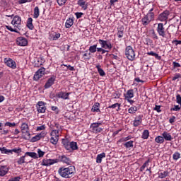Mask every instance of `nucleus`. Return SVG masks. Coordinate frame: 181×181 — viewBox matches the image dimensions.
Here are the masks:
<instances>
[{"label":"nucleus","instance_id":"obj_7","mask_svg":"<svg viewBox=\"0 0 181 181\" xmlns=\"http://www.w3.org/2000/svg\"><path fill=\"white\" fill-rule=\"evenodd\" d=\"M22 18L19 16H15L11 21V25L14 26V28H16L18 29V30H21V26Z\"/></svg>","mask_w":181,"mask_h":181},{"label":"nucleus","instance_id":"obj_47","mask_svg":"<svg viewBox=\"0 0 181 181\" xmlns=\"http://www.w3.org/2000/svg\"><path fill=\"white\" fill-rule=\"evenodd\" d=\"M90 53H95L97 52V45H93L89 47Z\"/></svg>","mask_w":181,"mask_h":181},{"label":"nucleus","instance_id":"obj_37","mask_svg":"<svg viewBox=\"0 0 181 181\" xmlns=\"http://www.w3.org/2000/svg\"><path fill=\"white\" fill-rule=\"evenodd\" d=\"M155 141L157 144H163V142H165V139H163V136H158L156 137Z\"/></svg>","mask_w":181,"mask_h":181},{"label":"nucleus","instance_id":"obj_21","mask_svg":"<svg viewBox=\"0 0 181 181\" xmlns=\"http://www.w3.org/2000/svg\"><path fill=\"white\" fill-rule=\"evenodd\" d=\"M91 111L92 112H101V110H100V103H95L92 107Z\"/></svg>","mask_w":181,"mask_h":181},{"label":"nucleus","instance_id":"obj_12","mask_svg":"<svg viewBox=\"0 0 181 181\" xmlns=\"http://www.w3.org/2000/svg\"><path fill=\"white\" fill-rule=\"evenodd\" d=\"M142 118H144L143 115H137L134 118V120L133 121V126L134 127H139V125H141L142 124Z\"/></svg>","mask_w":181,"mask_h":181},{"label":"nucleus","instance_id":"obj_35","mask_svg":"<svg viewBox=\"0 0 181 181\" xmlns=\"http://www.w3.org/2000/svg\"><path fill=\"white\" fill-rule=\"evenodd\" d=\"M147 54L148 56H153L157 59V60H160V56H159L156 52H153V51L147 52Z\"/></svg>","mask_w":181,"mask_h":181},{"label":"nucleus","instance_id":"obj_19","mask_svg":"<svg viewBox=\"0 0 181 181\" xmlns=\"http://www.w3.org/2000/svg\"><path fill=\"white\" fill-rule=\"evenodd\" d=\"M55 80L53 77L49 78L45 85V88H50L54 84Z\"/></svg>","mask_w":181,"mask_h":181},{"label":"nucleus","instance_id":"obj_57","mask_svg":"<svg viewBox=\"0 0 181 181\" xmlns=\"http://www.w3.org/2000/svg\"><path fill=\"white\" fill-rule=\"evenodd\" d=\"M62 66H64V67H66L67 70H70V71H74V66H71L70 65H67V64H62Z\"/></svg>","mask_w":181,"mask_h":181},{"label":"nucleus","instance_id":"obj_15","mask_svg":"<svg viewBox=\"0 0 181 181\" xmlns=\"http://www.w3.org/2000/svg\"><path fill=\"white\" fill-rule=\"evenodd\" d=\"M77 4L78 6H81L83 11H86L87 8H88V3H87L86 0H78Z\"/></svg>","mask_w":181,"mask_h":181},{"label":"nucleus","instance_id":"obj_44","mask_svg":"<svg viewBox=\"0 0 181 181\" xmlns=\"http://www.w3.org/2000/svg\"><path fill=\"white\" fill-rule=\"evenodd\" d=\"M25 155H28V156H30V158H33L34 159H37V154L35 152H26Z\"/></svg>","mask_w":181,"mask_h":181},{"label":"nucleus","instance_id":"obj_52","mask_svg":"<svg viewBox=\"0 0 181 181\" xmlns=\"http://www.w3.org/2000/svg\"><path fill=\"white\" fill-rule=\"evenodd\" d=\"M117 107H118V109L119 110V107H121V104L120 103H115L110 106L108 107V108H112L113 110L117 108Z\"/></svg>","mask_w":181,"mask_h":181},{"label":"nucleus","instance_id":"obj_16","mask_svg":"<svg viewBox=\"0 0 181 181\" xmlns=\"http://www.w3.org/2000/svg\"><path fill=\"white\" fill-rule=\"evenodd\" d=\"M59 160L61 162H63V163H66V165H71V160L70 158L64 155L59 156Z\"/></svg>","mask_w":181,"mask_h":181},{"label":"nucleus","instance_id":"obj_32","mask_svg":"<svg viewBox=\"0 0 181 181\" xmlns=\"http://www.w3.org/2000/svg\"><path fill=\"white\" fill-rule=\"evenodd\" d=\"M57 142H59V137L57 136H51L50 143L52 145H57Z\"/></svg>","mask_w":181,"mask_h":181},{"label":"nucleus","instance_id":"obj_61","mask_svg":"<svg viewBox=\"0 0 181 181\" xmlns=\"http://www.w3.org/2000/svg\"><path fill=\"white\" fill-rule=\"evenodd\" d=\"M146 43L147 46H151V45H152V43H153V41L151 38H146Z\"/></svg>","mask_w":181,"mask_h":181},{"label":"nucleus","instance_id":"obj_63","mask_svg":"<svg viewBox=\"0 0 181 181\" xmlns=\"http://www.w3.org/2000/svg\"><path fill=\"white\" fill-rule=\"evenodd\" d=\"M154 111H157L158 112H162V110H160V105H156L153 108Z\"/></svg>","mask_w":181,"mask_h":181},{"label":"nucleus","instance_id":"obj_49","mask_svg":"<svg viewBox=\"0 0 181 181\" xmlns=\"http://www.w3.org/2000/svg\"><path fill=\"white\" fill-rule=\"evenodd\" d=\"M13 152L15 153H21V152H22V148H13V149L11 150L10 153H11V155H12V153H13Z\"/></svg>","mask_w":181,"mask_h":181},{"label":"nucleus","instance_id":"obj_55","mask_svg":"<svg viewBox=\"0 0 181 181\" xmlns=\"http://www.w3.org/2000/svg\"><path fill=\"white\" fill-rule=\"evenodd\" d=\"M57 2L59 6H63L67 2V0H57Z\"/></svg>","mask_w":181,"mask_h":181},{"label":"nucleus","instance_id":"obj_23","mask_svg":"<svg viewBox=\"0 0 181 181\" xmlns=\"http://www.w3.org/2000/svg\"><path fill=\"white\" fill-rule=\"evenodd\" d=\"M162 136L165 141H172V139H173L172 135H170V133H168L167 132H164L162 134Z\"/></svg>","mask_w":181,"mask_h":181},{"label":"nucleus","instance_id":"obj_5","mask_svg":"<svg viewBox=\"0 0 181 181\" xmlns=\"http://www.w3.org/2000/svg\"><path fill=\"white\" fill-rule=\"evenodd\" d=\"M100 125H103L102 122H94L90 124V129L94 134H99L103 131V128L100 127Z\"/></svg>","mask_w":181,"mask_h":181},{"label":"nucleus","instance_id":"obj_59","mask_svg":"<svg viewBox=\"0 0 181 181\" xmlns=\"http://www.w3.org/2000/svg\"><path fill=\"white\" fill-rule=\"evenodd\" d=\"M179 78H181V74H176L173 77V81H175Z\"/></svg>","mask_w":181,"mask_h":181},{"label":"nucleus","instance_id":"obj_30","mask_svg":"<svg viewBox=\"0 0 181 181\" xmlns=\"http://www.w3.org/2000/svg\"><path fill=\"white\" fill-rule=\"evenodd\" d=\"M96 69L101 77H104V76H105V72L103 69H101V65L100 64L96 65Z\"/></svg>","mask_w":181,"mask_h":181},{"label":"nucleus","instance_id":"obj_45","mask_svg":"<svg viewBox=\"0 0 181 181\" xmlns=\"http://www.w3.org/2000/svg\"><path fill=\"white\" fill-rule=\"evenodd\" d=\"M6 28L8 30H10V32H15L16 33H19V30L17 28H12L11 25H6Z\"/></svg>","mask_w":181,"mask_h":181},{"label":"nucleus","instance_id":"obj_41","mask_svg":"<svg viewBox=\"0 0 181 181\" xmlns=\"http://www.w3.org/2000/svg\"><path fill=\"white\" fill-rule=\"evenodd\" d=\"M146 17H147L150 20V21L152 22V21L155 19V13H153V12H148Z\"/></svg>","mask_w":181,"mask_h":181},{"label":"nucleus","instance_id":"obj_50","mask_svg":"<svg viewBox=\"0 0 181 181\" xmlns=\"http://www.w3.org/2000/svg\"><path fill=\"white\" fill-rule=\"evenodd\" d=\"M26 155L25 154V156H21L18 160L17 161V163L18 165H22L23 163H25V158Z\"/></svg>","mask_w":181,"mask_h":181},{"label":"nucleus","instance_id":"obj_6","mask_svg":"<svg viewBox=\"0 0 181 181\" xmlns=\"http://www.w3.org/2000/svg\"><path fill=\"white\" fill-rule=\"evenodd\" d=\"M98 42L100 45L102 49H105L107 50H111V49H112V45L111 44V42L107 40L100 39L98 40Z\"/></svg>","mask_w":181,"mask_h":181},{"label":"nucleus","instance_id":"obj_24","mask_svg":"<svg viewBox=\"0 0 181 181\" xmlns=\"http://www.w3.org/2000/svg\"><path fill=\"white\" fill-rule=\"evenodd\" d=\"M74 23V19L73 18H69L66 20L65 23V26L67 29H69V28H71Z\"/></svg>","mask_w":181,"mask_h":181},{"label":"nucleus","instance_id":"obj_62","mask_svg":"<svg viewBox=\"0 0 181 181\" xmlns=\"http://www.w3.org/2000/svg\"><path fill=\"white\" fill-rule=\"evenodd\" d=\"M151 35H152L153 39H155L156 40H158V39H159V37H158V35H156V33H155V30H153Z\"/></svg>","mask_w":181,"mask_h":181},{"label":"nucleus","instance_id":"obj_60","mask_svg":"<svg viewBox=\"0 0 181 181\" xmlns=\"http://www.w3.org/2000/svg\"><path fill=\"white\" fill-rule=\"evenodd\" d=\"M51 136H57L59 138V130H53L51 132Z\"/></svg>","mask_w":181,"mask_h":181},{"label":"nucleus","instance_id":"obj_3","mask_svg":"<svg viewBox=\"0 0 181 181\" xmlns=\"http://www.w3.org/2000/svg\"><path fill=\"white\" fill-rule=\"evenodd\" d=\"M125 56L128 60H130L131 62L135 60V51L134 50V48L131 46L127 47L125 49Z\"/></svg>","mask_w":181,"mask_h":181},{"label":"nucleus","instance_id":"obj_22","mask_svg":"<svg viewBox=\"0 0 181 181\" xmlns=\"http://www.w3.org/2000/svg\"><path fill=\"white\" fill-rule=\"evenodd\" d=\"M60 37V33H53L49 34V39L50 40H57Z\"/></svg>","mask_w":181,"mask_h":181},{"label":"nucleus","instance_id":"obj_38","mask_svg":"<svg viewBox=\"0 0 181 181\" xmlns=\"http://www.w3.org/2000/svg\"><path fill=\"white\" fill-rule=\"evenodd\" d=\"M168 175H169V172L164 171V172L158 173V177L160 179H165V177H166Z\"/></svg>","mask_w":181,"mask_h":181},{"label":"nucleus","instance_id":"obj_54","mask_svg":"<svg viewBox=\"0 0 181 181\" xmlns=\"http://www.w3.org/2000/svg\"><path fill=\"white\" fill-rule=\"evenodd\" d=\"M148 163H149V160H148L147 161H146L143 165L140 168V172H144V170H145V168H146V165H148Z\"/></svg>","mask_w":181,"mask_h":181},{"label":"nucleus","instance_id":"obj_58","mask_svg":"<svg viewBox=\"0 0 181 181\" xmlns=\"http://www.w3.org/2000/svg\"><path fill=\"white\" fill-rule=\"evenodd\" d=\"M176 103H177V104H179L181 107V96H180V95H176Z\"/></svg>","mask_w":181,"mask_h":181},{"label":"nucleus","instance_id":"obj_33","mask_svg":"<svg viewBox=\"0 0 181 181\" xmlns=\"http://www.w3.org/2000/svg\"><path fill=\"white\" fill-rule=\"evenodd\" d=\"M124 146L127 149H132L134 148V141H129L124 144Z\"/></svg>","mask_w":181,"mask_h":181},{"label":"nucleus","instance_id":"obj_31","mask_svg":"<svg viewBox=\"0 0 181 181\" xmlns=\"http://www.w3.org/2000/svg\"><path fill=\"white\" fill-rule=\"evenodd\" d=\"M151 20H149L146 16H145L142 19H141V23L144 26H148L149 23H151Z\"/></svg>","mask_w":181,"mask_h":181},{"label":"nucleus","instance_id":"obj_34","mask_svg":"<svg viewBox=\"0 0 181 181\" xmlns=\"http://www.w3.org/2000/svg\"><path fill=\"white\" fill-rule=\"evenodd\" d=\"M83 58L84 60H90V59H91V53L88 52V51H86L83 54Z\"/></svg>","mask_w":181,"mask_h":181},{"label":"nucleus","instance_id":"obj_39","mask_svg":"<svg viewBox=\"0 0 181 181\" xmlns=\"http://www.w3.org/2000/svg\"><path fill=\"white\" fill-rule=\"evenodd\" d=\"M138 111V108L136 106H132L128 109L129 114H135Z\"/></svg>","mask_w":181,"mask_h":181},{"label":"nucleus","instance_id":"obj_11","mask_svg":"<svg viewBox=\"0 0 181 181\" xmlns=\"http://www.w3.org/2000/svg\"><path fill=\"white\" fill-rule=\"evenodd\" d=\"M4 63L6 64V66H8V67H10L11 69H16V62L11 58H5Z\"/></svg>","mask_w":181,"mask_h":181},{"label":"nucleus","instance_id":"obj_20","mask_svg":"<svg viewBox=\"0 0 181 181\" xmlns=\"http://www.w3.org/2000/svg\"><path fill=\"white\" fill-rule=\"evenodd\" d=\"M124 97H125V100L134 98V90L133 89L128 90L127 93L124 95Z\"/></svg>","mask_w":181,"mask_h":181},{"label":"nucleus","instance_id":"obj_10","mask_svg":"<svg viewBox=\"0 0 181 181\" xmlns=\"http://www.w3.org/2000/svg\"><path fill=\"white\" fill-rule=\"evenodd\" d=\"M37 111L40 114H44V112H46V105H45V102L40 101L37 103Z\"/></svg>","mask_w":181,"mask_h":181},{"label":"nucleus","instance_id":"obj_48","mask_svg":"<svg viewBox=\"0 0 181 181\" xmlns=\"http://www.w3.org/2000/svg\"><path fill=\"white\" fill-rule=\"evenodd\" d=\"M173 159H174V160H177L178 159H180V153H174V154L173 155Z\"/></svg>","mask_w":181,"mask_h":181},{"label":"nucleus","instance_id":"obj_42","mask_svg":"<svg viewBox=\"0 0 181 181\" xmlns=\"http://www.w3.org/2000/svg\"><path fill=\"white\" fill-rule=\"evenodd\" d=\"M4 127H9V128H15V127H16V123L6 122V123H4Z\"/></svg>","mask_w":181,"mask_h":181},{"label":"nucleus","instance_id":"obj_36","mask_svg":"<svg viewBox=\"0 0 181 181\" xmlns=\"http://www.w3.org/2000/svg\"><path fill=\"white\" fill-rule=\"evenodd\" d=\"M40 13V11H39V7L36 6L34 8V14H33V18H35V19H37V18H39V15Z\"/></svg>","mask_w":181,"mask_h":181},{"label":"nucleus","instance_id":"obj_1","mask_svg":"<svg viewBox=\"0 0 181 181\" xmlns=\"http://www.w3.org/2000/svg\"><path fill=\"white\" fill-rule=\"evenodd\" d=\"M58 173L62 177L70 179V177H73V175L76 173V167L74 165H70L68 168L62 167L59 169Z\"/></svg>","mask_w":181,"mask_h":181},{"label":"nucleus","instance_id":"obj_56","mask_svg":"<svg viewBox=\"0 0 181 181\" xmlns=\"http://www.w3.org/2000/svg\"><path fill=\"white\" fill-rule=\"evenodd\" d=\"M0 134H1V135H8V134H9V130L1 129V130H0Z\"/></svg>","mask_w":181,"mask_h":181},{"label":"nucleus","instance_id":"obj_28","mask_svg":"<svg viewBox=\"0 0 181 181\" xmlns=\"http://www.w3.org/2000/svg\"><path fill=\"white\" fill-rule=\"evenodd\" d=\"M62 144L66 151H70V142L68 139H62Z\"/></svg>","mask_w":181,"mask_h":181},{"label":"nucleus","instance_id":"obj_18","mask_svg":"<svg viewBox=\"0 0 181 181\" xmlns=\"http://www.w3.org/2000/svg\"><path fill=\"white\" fill-rule=\"evenodd\" d=\"M54 163H56V161L54 160H52V159L45 160V159H44L42 161L41 165L42 166H50V165H53Z\"/></svg>","mask_w":181,"mask_h":181},{"label":"nucleus","instance_id":"obj_17","mask_svg":"<svg viewBox=\"0 0 181 181\" xmlns=\"http://www.w3.org/2000/svg\"><path fill=\"white\" fill-rule=\"evenodd\" d=\"M9 172V168L6 165H0V176L4 177Z\"/></svg>","mask_w":181,"mask_h":181},{"label":"nucleus","instance_id":"obj_27","mask_svg":"<svg viewBox=\"0 0 181 181\" xmlns=\"http://www.w3.org/2000/svg\"><path fill=\"white\" fill-rule=\"evenodd\" d=\"M103 158H105V153L98 154L96 157V163H101Z\"/></svg>","mask_w":181,"mask_h":181},{"label":"nucleus","instance_id":"obj_9","mask_svg":"<svg viewBox=\"0 0 181 181\" xmlns=\"http://www.w3.org/2000/svg\"><path fill=\"white\" fill-rule=\"evenodd\" d=\"M169 15H170V12H169V11H164L158 15L157 19L158 21H160V22H167Z\"/></svg>","mask_w":181,"mask_h":181},{"label":"nucleus","instance_id":"obj_8","mask_svg":"<svg viewBox=\"0 0 181 181\" xmlns=\"http://www.w3.org/2000/svg\"><path fill=\"white\" fill-rule=\"evenodd\" d=\"M45 71H46V69L43 67L38 69L34 75V77H33L34 80L35 81H37L39 79L42 78V77L45 76Z\"/></svg>","mask_w":181,"mask_h":181},{"label":"nucleus","instance_id":"obj_29","mask_svg":"<svg viewBox=\"0 0 181 181\" xmlns=\"http://www.w3.org/2000/svg\"><path fill=\"white\" fill-rule=\"evenodd\" d=\"M71 149V151H77L78 149V146H77V142L71 141L69 144V151Z\"/></svg>","mask_w":181,"mask_h":181},{"label":"nucleus","instance_id":"obj_4","mask_svg":"<svg viewBox=\"0 0 181 181\" xmlns=\"http://www.w3.org/2000/svg\"><path fill=\"white\" fill-rule=\"evenodd\" d=\"M22 134H25V139H30V133L29 132V124L25 122H23L21 126Z\"/></svg>","mask_w":181,"mask_h":181},{"label":"nucleus","instance_id":"obj_53","mask_svg":"<svg viewBox=\"0 0 181 181\" xmlns=\"http://www.w3.org/2000/svg\"><path fill=\"white\" fill-rule=\"evenodd\" d=\"M37 152L39 158H43V156H45V151H42L40 148H38Z\"/></svg>","mask_w":181,"mask_h":181},{"label":"nucleus","instance_id":"obj_64","mask_svg":"<svg viewBox=\"0 0 181 181\" xmlns=\"http://www.w3.org/2000/svg\"><path fill=\"white\" fill-rule=\"evenodd\" d=\"M8 181H21V177H16L10 178Z\"/></svg>","mask_w":181,"mask_h":181},{"label":"nucleus","instance_id":"obj_14","mask_svg":"<svg viewBox=\"0 0 181 181\" xmlns=\"http://www.w3.org/2000/svg\"><path fill=\"white\" fill-rule=\"evenodd\" d=\"M69 95H70V93H66L63 91L59 92L56 95L57 98H62V100H70Z\"/></svg>","mask_w":181,"mask_h":181},{"label":"nucleus","instance_id":"obj_51","mask_svg":"<svg viewBox=\"0 0 181 181\" xmlns=\"http://www.w3.org/2000/svg\"><path fill=\"white\" fill-rule=\"evenodd\" d=\"M181 107L180 105H175L173 107L170 108V111H180Z\"/></svg>","mask_w":181,"mask_h":181},{"label":"nucleus","instance_id":"obj_13","mask_svg":"<svg viewBox=\"0 0 181 181\" xmlns=\"http://www.w3.org/2000/svg\"><path fill=\"white\" fill-rule=\"evenodd\" d=\"M18 46H28V40L23 37H19L16 40Z\"/></svg>","mask_w":181,"mask_h":181},{"label":"nucleus","instance_id":"obj_43","mask_svg":"<svg viewBox=\"0 0 181 181\" xmlns=\"http://www.w3.org/2000/svg\"><path fill=\"white\" fill-rule=\"evenodd\" d=\"M117 30H118L117 36L119 39H121V37H124V28H117Z\"/></svg>","mask_w":181,"mask_h":181},{"label":"nucleus","instance_id":"obj_46","mask_svg":"<svg viewBox=\"0 0 181 181\" xmlns=\"http://www.w3.org/2000/svg\"><path fill=\"white\" fill-rule=\"evenodd\" d=\"M0 151L1 153H5L6 155H9L11 150L6 149L5 147H0Z\"/></svg>","mask_w":181,"mask_h":181},{"label":"nucleus","instance_id":"obj_26","mask_svg":"<svg viewBox=\"0 0 181 181\" xmlns=\"http://www.w3.org/2000/svg\"><path fill=\"white\" fill-rule=\"evenodd\" d=\"M33 19H32V18H28V21H27V27L28 28V29H30V30H33V28H35V26H33Z\"/></svg>","mask_w":181,"mask_h":181},{"label":"nucleus","instance_id":"obj_2","mask_svg":"<svg viewBox=\"0 0 181 181\" xmlns=\"http://www.w3.org/2000/svg\"><path fill=\"white\" fill-rule=\"evenodd\" d=\"M156 30L159 36H160L161 37H165V39H167V40L172 37V35L169 32H168V36L166 35V31H165V27H163V23H159L158 24Z\"/></svg>","mask_w":181,"mask_h":181},{"label":"nucleus","instance_id":"obj_40","mask_svg":"<svg viewBox=\"0 0 181 181\" xmlns=\"http://www.w3.org/2000/svg\"><path fill=\"white\" fill-rule=\"evenodd\" d=\"M141 138L143 139H148V138H149V131L144 130L142 133Z\"/></svg>","mask_w":181,"mask_h":181},{"label":"nucleus","instance_id":"obj_25","mask_svg":"<svg viewBox=\"0 0 181 181\" xmlns=\"http://www.w3.org/2000/svg\"><path fill=\"white\" fill-rule=\"evenodd\" d=\"M43 136H44L43 134L42 133L38 134L31 139V142H37V141H40V139H42Z\"/></svg>","mask_w":181,"mask_h":181}]
</instances>
